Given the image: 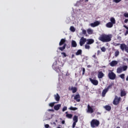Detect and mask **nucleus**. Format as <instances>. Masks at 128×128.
<instances>
[{"label":"nucleus","instance_id":"f8f14e48","mask_svg":"<svg viewBox=\"0 0 128 128\" xmlns=\"http://www.w3.org/2000/svg\"><path fill=\"white\" fill-rule=\"evenodd\" d=\"M74 100H76L77 102H80V94H76L74 96Z\"/></svg>","mask_w":128,"mask_h":128},{"label":"nucleus","instance_id":"6ab92c4d","mask_svg":"<svg viewBox=\"0 0 128 128\" xmlns=\"http://www.w3.org/2000/svg\"><path fill=\"white\" fill-rule=\"evenodd\" d=\"M82 54V50L80 49L76 52V56H81Z\"/></svg>","mask_w":128,"mask_h":128},{"label":"nucleus","instance_id":"09e8293b","mask_svg":"<svg viewBox=\"0 0 128 128\" xmlns=\"http://www.w3.org/2000/svg\"><path fill=\"white\" fill-rule=\"evenodd\" d=\"M92 58H96V60L97 58L96 56V54L92 56Z\"/></svg>","mask_w":128,"mask_h":128},{"label":"nucleus","instance_id":"e2e57ef3","mask_svg":"<svg viewBox=\"0 0 128 128\" xmlns=\"http://www.w3.org/2000/svg\"><path fill=\"white\" fill-rule=\"evenodd\" d=\"M50 111H52V110H50Z\"/></svg>","mask_w":128,"mask_h":128},{"label":"nucleus","instance_id":"6e6d98bb","mask_svg":"<svg viewBox=\"0 0 128 128\" xmlns=\"http://www.w3.org/2000/svg\"><path fill=\"white\" fill-rule=\"evenodd\" d=\"M126 60L128 62V58H126Z\"/></svg>","mask_w":128,"mask_h":128},{"label":"nucleus","instance_id":"a211bd4d","mask_svg":"<svg viewBox=\"0 0 128 128\" xmlns=\"http://www.w3.org/2000/svg\"><path fill=\"white\" fill-rule=\"evenodd\" d=\"M114 26V24L110 22H109L106 24V27L110 28Z\"/></svg>","mask_w":128,"mask_h":128},{"label":"nucleus","instance_id":"bf43d9fd","mask_svg":"<svg viewBox=\"0 0 128 128\" xmlns=\"http://www.w3.org/2000/svg\"><path fill=\"white\" fill-rule=\"evenodd\" d=\"M56 128H60V127H58H58H57Z\"/></svg>","mask_w":128,"mask_h":128},{"label":"nucleus","instance_id":"37998d69","mask_svg":"<svg viewBox=\"0 0 128 128\" xmlns=\"http://www.w3.org/2000/svg\"><path fill=\"white\" fill-rule=\"evenodd\" d=\"M61 54H63L64 58H66V52H62L61 53Z\"/></svg>","mask_w":128,"mask_h":128},{"label":"nucleus","instance_id":"9b49d317","mask_svg":"<svg viewBox=\"0 0 128 128\" xmlns=\"http://www.w3.org/2000/svg\"><path fill=\"white\" fill-rule=\"evenodd\" d=\"M89 80L94 86H98V80L92 78H89Z\"/></svg>","mask_w":128,"mask_h":128},{"label":"nucleus","instance_id":"4d7b16f0","mask_svg":"<svg viewBox=\"0 0 128 128\" xmlns=\"http://www.w3.org/2000/svg\"><path fill=\"white\" fill-rule=\"evenodd\" d=\"M116 128H120V126H117Z\"/></svg>","mask_w":128,"mask_h":128},{"label":"nucleus","instance_id":"39448f33","mask_svg":"<svg viewBox=\"0 0 128 128\" xmlns=\"http://www.w3.org/2000/svg\"><path fill=\"white\" fill-rule=\"evenodd\" d=\"M108 77L110 80H116V75L114 72L112 70H109V72L108 74Z\"/></svg>","mask_w":128,"mask_h":128},{"label":"nucleus","instance_id":"4c0bfd02","mask_svg":"<svg viewBox=\"0 0 128 128\" xmlns=\"http://www.w3.org/2000/svg\"><path fill=\"white\" fill-rule=\"evenodd\" d=\"M54 106V102H51L49 104V106H51V108H52Z\"/></svg>","mask_w":128,"mask_h":128},{"label":"nucleus","instance_id":"c03bdc74","mask_svg":"<svg viewBox=\"0 0 128 128\" xmlns=\"http://www.w3.org/2000/svg\"><path fill=\"white\" fill-rule=\"evenodd\" d=\"M124 16L125 18H128V13H124Z\"/></svg>","mask_w":128,"mask_h":128},{"label":"nucleus","instance_id":"864d4df0","mask_svg":"<svg viewBox=\"0 0 128 128\" xmlns=\"http://www.w3.org/2000/svg\"><path fill=\"white\" fill-rule=\"evenodd\" d=\"M126 110H128V106L126 108Z\"/></svg>","mask_w":128,"mask_h":128},{"label":"nucleus","instance_id":"5fc2aeb1","mask_svg":"<svg viewBox=\"0 0 128 128\" xmlns=\"http://www.w3.org/2000/svg\"><path fill=\"white\" fill-rule=\"evenodd\" d=\"M88 68H90V66L88 65Z\"/></svg>","mask_w":128,"mask_h":128},{"label":"nucleus","instance_id":"f3484780","mask_svg":"<svg viewBox=\"0 0 128 128\" xmlns=\"http://www.w3.org/2000/svg\"><path fill=\"white\" fill-rule=\"evenodd\" d=\"M108 92V90L106 88L103 90L102 92V96H106V92Z\"/></svg>","mask_w":128,"mask_h":128},{"label":"nucleus","instance_id":"20e7f679","mask_svg":"<svg viewBox=\"0 0 128 128\" xmlns=\"http://www.w3.org/2000/svg\"><path fill=\"white\" fill-rule=\"evenodd\" d=\"M128 70V66L124 65L122 66H120L117 68V74H122L123 72H126Z\"/></svg>","mask_w":128,"mask_h":128},{"label":"nucleus","instance_id":"3c124183","mask_svg":"<svg viewBox=\"0 0 128 128\" xmlns=\"http://www.w3.org/2000/svg\"><path fill=\"white\" fill-rule=\"evenodd\" d=\"M88 2V0H85V2Z\"/></svg>","mask_w":128,"mask_h":128},{"label":"nucleus","instance_id":"423d86ee","mask_svg":"<svg viewBox=\"0 0 128 128\" xmlns=\"http://www.w3.org/2000/svg\"><path fill=\"white\" fill-rule=\"evenodd\" d=\"M120 100H122V98L116 96L113 100V104L114 106H118V104H120Z\"/></svg>","mask_w":128,"mask_h":128},{"label":"nucleus","instance_id":"7c9ffc66","mask_svg":"<svg viewBox=\"0 0 128 128\" xmlns=\"http://www.w3.org/2000/svg\"><path fill=\"white\" fill-rule=\"evenodd\" d=\"M124 28H126V30H127L125 34H124L125 36H126L128 34V26L124 25Z\"/></svg>","mask_w":128,"mask_h":128},{"label":"nucleus","instance_id":"58836bf2","mask_svg":"<svg viewBox=\"0 0 128 128\" xmlns=\"http://www.w3.org/2000/svg\"><path fill=\"white\" fill-rule=\"evenodd\" d=\"M66 110H68V108L65 106L63 107L62 110V112H66Z\"/></svg>","mask_w":128,"mask_h":128},{"label":"nucleus","instance_id":"1a4fd4ad","mask_svg":"<svg viewBox=\"0 0 128 128\" xmlns=\"http://www.w3.org/2000/svg\"><path fill=\"white\" fill-rule=\"evenodd\" d=\"M86 42V38H84V36L82 37L80 41V46H82Z\"/></svg>","mask_w":128,"mask_h":128},{"label":"nucleus","instance_id":"a19ab883","mask_svg":"<svg viewBox=\"0 0 128 128\" xmlns=\"http://www.w3.org/2000/svg\"><path fill=\"white\" fill-rule=\"evenodd\" d=\"M76 122H74L72 124V128H76Z\"/></svg>","mask_w":128,"mask_h":128},{"label":"nucleus","instance_id":"f03ea898","mask_svg":"<svg viewBox=\"0 0 128 128\" xmlns=\"http://www.w3.org/2000/svg\"><path fill=\"white\" fill-rule=\"evenodd\" d=\"M66 39L62 38L60 40V41L59 43V46H60L64 44L63 46L59 47L58 49L61 50V52H63L64 50H66Z\"/></svg>","mask_w":128,"mask_h":128},{"label":"nucleus","instance_id":"f257e3e1","mask_svg":"<svg viewBox=\"0 0 128 128\" xmlns=\"http://www.w3.org/2000/svg\"><path fill=\"white\" fill-rule=\"evenodd\" d=\"M112 34H103L100 35L98 39L99 40H100V42H110V40H112Z\"/></svg>","mask_w":128,"mask_h":128},{"label":"nucleus","instance_id":"e433bc0d","mask_svg":"<svg viewBox=\"0 0 128 128\" xmlns=\"http://www.w3.org/2000/svg\"><path fill=\"white\" fill-rule=\"evenodd\" d=\"M101 50L102 52H106V48L104 46H103L101 48Z\"/></svg>","mask_w":128,"mask_h":128},{"label":"nucleus","instance_id":"aec40b11","mask_svg":"<svg viewBox=\"0 0 128 128\" xmlns=\"http://www.w3.org/2000/svg\"><path fill=\"white\" fill-rule=\"evenodd\" d=\"M60 106H62V105L60 104H58L56 106H54V110H60Z\"/></svg>","mask_w":128,"mask_h":128},{"label":"nucleus","instance_id":"ea45409f","mask_svg":"<svg viewBox=\"0 0 128 128\" xmlns=\"http://www.w3.org/2000/svg\"><path fill=\"white\" fill-rule=\"evenodd\" d=\"M85 73H86V68H82V76H84V74Z\"/></svg>","mask_w":128,"mask_h":128},{"label":"nucleus","instance_id":"393cba45","mask_svg":"<svg viewBox=\"0 0 128 128\" xmlns=\"http://www.w3.org/2000/svg\"><path fill=\"white\" fill-rule=\"evenodd\" d=\"M110 20L111 22V24H116V19H114V17H112L110 18Z\"/></svg>","mask_w":128,"mask_h":128},{"label":"nucleus","instance_id":"2f4dec72","mask_svg":"<svg viewBox=\"0 0 128 128\" xmlns=\"http://www.w3.org/2000/svg\"><path fill=\"white\" fill-rule=\"evenodd\" d=\"M69 110H78V108L70 106L69 108Z\"/></svg>","mask_w":128,"mask_h":128},{"label":"nucleus","instance_id":"cd10ccee","mask_svg":"<svg viewBox=\"0 0 128 128\" xmlns=\"http://www.w3.org/2000/svg\"><path fill=\"white\" fill-rule=\"evenodd\" d=\"M71 90H72V92L73 94H74V93L76 92V91L78 90L76 89V87H74V88L72 87L71 88Z\"/></svg>","mask_w":128,"mask_h":128},{"label":"nucleus","instance_id":"a18cd8bd","mask_svg":"<svg viewBox=\"0 0 128 128\" xmlns=\"http://www.w3.org/2000/svg\"><path fill=\"white\" fill-rule=\"evenodd\" d=\"M44 126L46 128H50V125L48 124H46L44 125Z\"/></svg>","mask_w":128,"mask_h":128},{"label":"nucleus","instance_id":"412c9836","mask_svg":"<svg viewBox=\"0 0 128 128\" xmlns=\"http://www.w3.org/2000/svg\"><path fill=\"white\" fill-rule=\"evenodd\" d=\"M54 98L56 102H60V95L58 94L57 93L56 95H54Z\"/></svg>","mask_w":128,"mask_h":128},{"label":"nucleus","instance_id":"49530a36","mask_svg":"<svg viewBox=\"0 0 128 128\" xmlns=\"http://www.w3.org/2000/svg\"><path fill=\"white\" fill-rule=\"evenodd\" d=\"M128 22V19H126L124 21V22H125V24H127Z\"/></svg>","mask_w":128,"mask_h":128},{"label":"nucleus","instance_id":"ddd939ff","mask_svg":"<svg viewBox=\"0 0 128 128\" xmlns=\"http://www.w3.org/2000/svg\"><path fill=\"white\" fill-rule=\"evenodd\" d=\"M103 76H104V74L102 72H98V78H102Z\"/></svg>","mask_w":128,"mask_h":128},{"label":"nucleus","instance_id":"473e14b6","mask_svg":"<svg viewBox=\"0 0 128 128\" xmlns=\"http://www.w3.org/2000/svg\"><path fill=\"white\" fill-rule=\"evenodd\" d=\"M70 30L71 32H76V28H74V26H71L70 27Z\"/></svg>","mask_w":128,"mask_h":128},{"label":"nucleus","instance_id":"052dcab7","mask_svg":"<svg viewBox=\"0 0 128 128\" xmlns=\"http://www.w3.org/2000/svg\"><path fill=\"white\" fill-rule=\"evenodd\" d=\"M54 124H56V122H54Z\"/></svg>","mask_w":128,"mask_h":128},{"label":"nucleus","instance_id":"2eb2a0df","mask_svg":"<svg viewBox=\"0 0 128 128\" xmlns=\"http://www.w3.org/2000/svg\"><path fill=\"white\" fill-rule=\"evenodd\" d=\"M86 41L88 42H86L87 44H94V40L92 38L88 39Z\"/></svg>","mask_w":128,"mask_h":128},{"label":"nucleus","instance_id":"72a5a7b5","mask_svg":"<svg viewBox=\"0 0 128 128\" xmlns=\"http://www.w3.org/2000/svg\"><path fill=\"white\" fill-rule=\"evenodd\" d=\"M125 74H120V78H122V80L124 79V76H125Z\"/></svg>","mask_w":128,"mask_h":128},{"label":"nucleus","instance_id":"5701e85b","mask_svg":"<svg viewBox=\"0 0 128 128\" xmlns=\"http://www.w3.org/2000/svg\"><path fill=\"white\" fill-rule=\"evenodd\" d=\"M104 108H105V110H106L110 112V110H112V107L110 106L106 105L104 106Z\"/></svg>","mask_w":128,"mask_h":128},{"label":"nucleus","instance_id":"680f3d73","mask_svg":"<svg viewBox=\"0 0 128 128\" xmlns=\"http://www.w3.org/2000/svg\"><path fill=\"white\" fill-rule=\"evenodd\" d=\"M98 52H99V51H98Z\"/></svg>","mask_w":128,"mask_h":128},{"label":"nucleus","instance_id":"c756f323","mask_svg":"<svg viewBox=\"0 0 128 128\" xmlns=\"http://www.w3.org/2000/svg\"><path fill=\"white\" fill-rule=\"evenodd\" d=\"M84 48L86 50H90V44H88L87 43H86L84 46Z\"/></svg>","mask_w":128,"mask_h":128},{"label":"nucleus","instance_id":"9d476101","mask_svg":"<svg viewBox=\"0 0 128 128\" xmlns=\"http://www.w3.org/2000/svg\"><path fill=\"white\" fill-rule=\"evenodd\" d=\"M100 21H96L94 23L90 24V26L92 28H96V26H100Z\"/></svg>","mask_w":128,"mask_h":128},{"label":"nucleus","instance_id":"4468645a","mask_svg":"<svg viewBox=\"0 0 128 128\" xmlns=\"http://www.w3.org/2000/svg\"><path fill=\"white\" fill-rule=\"evenodd\" d=\"M71 46L72 48H76V46H78V44L75 40H72V41Z\"/></svg>","mask_w":128,"mask_h":128},{"label":"nucleus","instance_id":"c9c22d12","mask_svg":"<svg viewBox=\"0 0 128 128\" xmlns=\"http://www.w3.org/2000/svg\"><path fill=\"white\" fill-rule=\"evenodd\" d=\"M120 54V52L116 51L115 52V56L116 58V56H118Z\"/></svg>","mask_w":128,"mask_h":128},{"label":"nucleus","instance_id":"4be33fe9","mask_svg":"<svg viewBox=\"0 0 128 128\" xmlns=\"http://www.w3.org/2000/svg\"><path fill=\"white\" fill-rule=\"evenodd\" d=\"M73 121L74 122H78V116L76 115L74 116L73 117Z\"/></svg>","mask_w":128,"mask_h":128},{"label":"nucleus","instance_id":"79ce46f5","mask_svg":"<svg viewBox=\"0 0 128 128\" xmlns=\"http://www.w3.org/2000/svg\"><path fill=\"white\" fill-rule=\"evenodd\" d=\"M82 34H86V30H83L82 31Z\"/></svg>","mask_w":128,"mask_h":128},{"label":"nucleus","instance_id":"13d9d810","mask_svg":"<svg viewBox=\"0 0 128 128\" xmlns=\"http://www.w3.org/2000/svg\"><path fill=\"white\" fill-rule=\"evenodd\" d=\"M56 122H58V120H56Z\"/></svg>","mask_w":128,"mask_h":128},{"label":"nucleus","instance_id":"c85d7f7f","mask_svg":"<svg viewBox=\"0 0 128 128\" xmlns=\"http://www.w3.org/2000/svg\"><path fill=\"white\" fill-rule=\"evenodd\" d=\"M113 86H114V83H112L110 84L109 86H108L106 88L108 90L112 88Z\"/></svg>","mask_w":128,"mask_h":128},{"label":"nucleus","instance_id":"b1692460","mask_svg":"<svg viewBox=\"0 0 128 128\" xmlns=\"http://www.w3.org/2000/svg\"><path fill=\"white\" fill-rule=\"evenodd\" d=\"M87 32L88 34H94V30L88 28L87 30Z\"/></svg>","mask_w":128,"mask_h":128},{"label":"nucleus","instance_id":"0eeeda50","mask_svg":"<svg viewBox=\"0 0 128 128\" xmlns=\"http://www.w3.org/2000/svg\"><path fill=\"white\" fill-rule=\"evenodd\" d=\"M120 48L122 52H126L128 53V46L124 44H122L120 45Z\"/></svg>","mask_w":128,"mask_h":128},{"label":"nucleus","instance_id":"a878e982","mask_svg":"<svg viewBox=\"0 0 128 128\" xmlns=\"http://www.w3.org/2000/svg\"><path fill=\"white\" fill-rule=\"evenodd\" d=\"M126 96V93L124 90H122L120 92V96Z\"/></svg>","mask_w":128,"mask_h":128},{"label":"nucleus","instance_id":"f704fd0d","mask_svg":"<svg viewBox=\"0 0 128 128\" xmlns=\"http://www.w3.org/2000/svg\"><path fill=\"white\" fill-rule=\"evenodd\" d=\"M120 2H122V0H113V2H115L116 4H118Z\"/></svg>","mask_w":128,"mask_h":128},{"label":"nucleus","instance_id":"dca6fc26","mask_svg":"<svg viewBox=\"0 0 128 128\" xmlns=\"http://www.w3.org/2000/svg\"><path fill=\"white\" fill-rule=\"evenodd\" d=\"M118 64V61L116 60H112L110 63V66H116Z\"/></svg>","mask_w":128,"mask_h":128},{"label":"nucleus","instance_id":"de8ad7c7","mask_svg":"<svg viewBox=\"0 0 128 128\" xmlns=\"http://www.w3.org/2000/svg\"><path fill=\"white\" fill-rule=\"evenodd\" d=\"M65 122H66V121H64V120H62V124H64Z\"/></svg>","mask_w":128,"mask_h":128},{"label":"nucleus","instance_id":"bb28decb","mask_svg":"<svg viewBox=\"0 0 128 128\" xmlns=\"http://www.w3.org/2000/svg\"><path fill=\"white\" fill-rule=\"evenodd\" d=\"M66 118H72V114H68V112H66Z\"/></svg>","mask_w":128,"mask_h":128},{"label":"nucleus","instance_id":"6e6552de","mask_svg":"<svg viewBox=\"0 0 128 128\" xmlns=\"http://www.w3.org/2000/svg\"><path fill=\"white\" fill-rule=\"evenodd\" d=\"M86 112H88V114H93V112H94V108L92 107V106H90L88 104L87 106Z\"/></svg>","mask_w":128,"mask_h":128},{"label":"nucleus","instance_id":"7ed1b4c3","mask_svg":"<svg viewBox=\"0 0 128 128\" xmlns=\"http://www.w3.org/2000/svg\"><path fill=\"white\" fill-rule=\"evenodd\" d=\"M90 126L92 128H98L100 126V121L96 119H93L91 120Z\"/></svg>","mask_w":128,"mask_h":128},{"label":"nucleus","instance_id":"603ef678","mask_svg":"<svg viewBox=\"0 0 128 128\" xmlns=\"http://www.w3.org/2000/svg\"><path fill=\"white\" fill-rule=\"evenodd\" d=\"M97 114H100V113L99 112H97Z\"/></svg>","mask_w":128,"mask_h":128},{"label":"nucleus","instance_id":"8fccbe9b","mask_svg":"<svg viewBox=\"0 0 128 128\" xmlns=\"http://www.w3.org/2000/svg\"><path fill=\"white\" fill-rule=\"evenodd\" d=\"M74 58V54H72V58Z\"/></svg>","mask_w":128,"mask_h":128}]
</instances>
